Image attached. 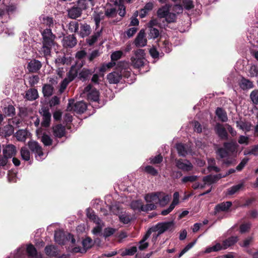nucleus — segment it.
Segmentation results:
<instances>
[{"instance_id": "f257e3e1", "label": "nucleus", "mask_w": 258, "mask_h": 258, "mask_svg": "<svg viewBox=\"0 0 258 258\" xmlns=\"http://www.w3.org/2000/svg\"><path fill=\"white\" fill-rule=\"evenodd\" d=\"M42 36V46L40 48L39 52L45 57H47L50 56L51 50L54 45V40L56 38L51 30L49 28H46L41 32Z\"/></svg>"}, {"instance_id": "f03ea898", "label": "nucleus", "mask_w": 258, "mask_h": 258, "mask_svg": "<svg viewBox=\"0 0 258 258\" xmlns=\"http://www.w3.org/2000/svg\"><path fill=\"white\" fill-rule=\"evenodd\" d=\"M145 61V53L143 49H138L134 52L131 58V65L135 68H140L144 66Z\"/></svg>"}, {"instance_id": "7ed1b4c3", "label": "nucleus", "mask_w": 258, "mask_h": 258, "mask_svg": "<svg viewBox=\"0 0 258 258\" xmlns=\"http://www.w3.org/2000/svg\"><path fill=\"white\" fill-rule=\"evenodd\" d=\"M87 108L86 104L83 101H79L74 103V100H69L67 110L69 111H74L77 113H83Z\"/></svg>"}, {"instance_id": "20e7f679", "label": "nucleus", "mask_w": 258, "mask_h": 258, "mask_svg": "<svg viewBox=\"0 0 258 258\" xmlns=\"http://www.w3.org/2000/svg\"><path fill=\"white\" fill-rule=\"evenodd\" d=\"M173 223L171 222L160 223L148 230L149 233L151 234L153 232H158V235L164 233L165 231L172 229Z\"/></svg>"}, {"instance_id": "39448f33", "label": "nucleus", "mask_w": 258, "mask_h": 258, "mask_svg": "<svg viewBox=\"0 0 258 258\" xmlns=\"http://www.w3.org/2000/svg\"><path fill=\"white\" fill-rule=\"evenodd\" d=\"M83 94L86 95L89 100L97 101L99 100V93L93 88L92 85L89 84L84 89Z\"/></svg>"}, {"instance_id": "423d86ee", "label": "nucleus", "mask_w": 258, "mask_h": 258, "mask_svg": "<svg viewBox=\"0 0 258 258\" xmlns=\"http://www.w3.org/2000/svg\"><path fill=\"white\" fill-rule=\"evenodd\" d=\"M131 207L135 211H148L156 208L154 204H147L144 206L142 202L139 200L133 201L131 203Z\"/></svg>"}, {"instance_id": "0eeeda50", "label": "nucleus", "mask_w": 258, "mask_h": 258, "mask_svg": "<svg viewBox=\"0 0 258 258\" xmlns=\"http://www.w3.org/2000/svg\"><path fill=\"white\" fill-rule=\"evenodd\" d=\"M54 239L55 242L59 244H64L66 241L70 239L73 243L75 242V240L72 234L68 233L66 235L63 231L60 230L55 231Z\"/></svg>"}, {"instance_id": "6e6552de", "label": "nucleus", "mask_w": 258, "mask_h": 258, "mask_svg": "<svg viewBox=\"0 0 258 258\" xmlns=\"http://www.w3.org/2000/svg\"><path fill=\"white\" fill-rule=\"evenodd\" d=\"M122 76L128 77L127 75L125 74V70H122L120 72L115 71L109 73L107 76V79L110 84H117L121 80Z\"/></svg>"}, {"instance_id": "1a4fd4ad", "label": "nucleus", "mask_w": 258, "mask_h": 258, "mask_svg": "<svg viewBox=\"0 0 258 258\" xmlns=\"http://www.w3.org/2000/svg\"><path fill=\"white\" fill-rule=\"evenodd\" d=\"M176 167L183 171L188 172L192 170L193 165L188 160L185 159H179L175 160Z\"/></svg>"}, {"instance_id": "9d476101", "label": "nucleus", "mask_w": 258, "mask_h": 258, "mask_svg": "<svg viewBox=\"0 0 258 258\" xmlns=\"http://www.w3.org/2000/svg\"><path fill=\"white\" fill-rule=\"evenodd\" d=\"M3 152L5 157L11 158L16 154V147L13 144L7 145L4 147Z\"/></svg>"}, {"instance_id": "9b49d317", "label": "nucleus", "mask_w": 258, "mask_h": 258, "mask_svg": "<svg viewBox=\"0 0 258 258\" xmlns=\"http://www.w3.org/2000/svg\"><path fill=\"white\" fill-rule=\"evenodd\" d=\"M160 192H154L147 194L145 197V200L147 204H154L156 207V204H159L160 198Z\"/></svg>"}, {"instance_id": "f8f14e48", "label": "nucleus", "mask_w": 258, "mask_h": 258, "mask_svg": "<svg viewBox=\"0 0 258 258\" xmlns=\"http://www.w3.org/2000/svg\"><path fill=\"white\" fill-rule=\"evenodd\" d=\"M30 135V133L26 129H20L17 131L14 136L19 142H24Z\"/></svg>"}, {"instance_id": "ddd939ff", "label": "nucleus", "mask_w": 258, "mask_h": 258, "mask_svg": "<svg viewBox=\"0 0 258 258\" xmlns=\"http://www.w3.org/2000/svg\"><path fill=\"white\" fill-rule=\"evenodd\" d=\"M145 32L141 30L135 40V44L137 47H144L147 44Z\"/></svg>"}, {"instance_id": "4468645a", "label": "nucleus", "mask_w": 258, "mask_h": 258, "mask_svg": "<svg viewBox=\"0 0 258 258\" xmlns=\"http://www.w3.org/2000/svg\"><path fill=\"white\" fill-rule=\"evenodd\" d=\"M40 113L42 116V121L41 125L44 127H47L49 125L51 119V114L48 109L46 108H42Z\"/></svg>"}, {"instance_id": "2eb2a0df", "label": "nucleus", "mask_w": 258, "mask_h": 258, "mask_svg": "<svg viewBox=\"0 0 258 258\" xmlns=\"http://www.w3.org/2000/svg\"><path fill=\"white\" fill-rule=\"evenodd\" d=\"M62 42L63 46L72 47L77 44V40L74 35H70L64 37Z\"/></svg>"}, {"instance_id": "dca6fc26", "label": "nucleus", "mask_w": 258, "mask_h": 258, "mask_svg": "<svg viewBox=\"0 0 258 258\" xmlns=\"http://www.w3.org/2000/svg\"><path fill=\"white\" fill-rule=\"evenodd\" d=\"M215 131L219 137L222 139L227 140L228 139V134L225 128L222 124L217 123L215 126Z\"/></svg>"}, {"instance_id": "f3484780", "label": "nucleus", "mask_w": 258, "mask_h": 258, "mask_svg": "<svg viewBox=\"0 0 258 258\" xmlns=\"http://www.w3.org/2000/svg\"><path fill=\"white\" fill-rule=\"evenodd\" d=\"M176 149L180 156H185L188 153L191 152L190 147L187 145H184L182 144H178L176 145Z\"/></svg>"}, {"instance_id": "a211bd4d", "label": "nucleus", "mask_w": 258, "mask_h": 258, "mask_svg": "<svg viewBox=\"0 0 258 258\" xmlns=\"http://www.w3.org/2000/svg\"><path fill=\"white\" fill-rule=\"evenodd\" d=\"M53 133L55 137L61 138L65 135V127L61 124H57L53 126Z\"/></svg>"}, {"instance_id": "6ab92c4d", "label": "nucleus", "mask_w": 258, "mask_h": 258, "mask_svg": "<svg viewBox=\"0 0 258 258\" xmlns=\"http://www.w3.org/2000/svg\"><path fill=\"white\" fill-rule=\"evenodd\" d=\"M236 126L245 132H249L252 127V124L250 122L242 120L236 121Z\"/></svg>"}, {"instance_id": "aec40b11", "label": "nucleus", "mask_w": 258, "mask_h": 258, "mask_svg": "<svg viewBox=\"0 0 258 258\" xmlns=\"http://www.w3.org/2000/svg\"><path fill=\"white\" fill-rule=\"evenodd\" d=\"M244 186V181L241 182L238 184L232 186L227 190V194L229 195H233L242 189Z\"/></svg>"}, {"instance_id": "412c9836", "label": "nucleus", "mask_w": 258, "mask_h": 258, "mask_svg": "<svg viewBox=\"0 0 258 258\" xmlns=\"http://www.w3.org/2000/svg\"><path fill=\"white\" fill-rule=\"evenodd\" d=\"M41 62L36 60H31L28 64V69L31 72H36L41 68Z\"/></svg>"}, {"instance_id": "4be33fe9", "label": "nucleus", "mask_w": 258, "mask_h": 258, "mask_svg": "<svg viewBox=\"0 0 258 258\" xmlns=\"http://www.w3.org/2000/svg\"><path fill=\"white\" fill-rule=\"evenodd\" d=\"M231 206L232 203L231 202H223L217 205L215 207V212L217 213L220 211H227Z\"/></svg>"}, {"instance_id": "5701e85b", "label": "nucleus", "mask_w": 258, "mask_h": 258, "mask_svg": "<svg viewBox=\"0 0 258 258\" xmlns=\"http://www.w3.org/2000/svg\"><path fill=\"white\" fill-rule=\"evenodd\" d=\"M81 9L78 7H73L68 10V16L71 19H76L81 16Z\"/></svg>"}, {"instance_id": "b1692460", "label": "nucleus", "mask_w": 258, "mask_h": 258, "mask_svg": "<svg viewBox=\"0 0 258 258\" xmlns=\"http://www.w3.org/2000/svg\"><path fill=\"white\" fill-rule=\"evenodd\" d=\"M222 176L220 175H208L203 178V182L205 184L210 185L221 178Z\"/></svg>"}, {"instance_id": "393cba45", "label": "nucleus", "mask_w": 258, "mask_h": 258, "mask_svg": "<svg viewBox=\"0 0 258 258\" xmlns=\"http://www.w3.org/2000/svg\"><path fill=\"white\" fill-rule=\"evenodd\" d=\"M102 30H98L95 32L91 36L87 39L86 42L89 45L94 44L98 38L100 36Z\"/></svg>"}, {"instance_id": "a878e982", "label": "nucleus", "mask_w": 258, "mask_h": 258, "mask_svg": "<svg viewBox=\"0 0 258 258\" xmlns=\"http://www.w3.org/2000/svg\"><path fill=\"white\" fill-rule=\"evenodd\" d=\"M91 31L90 26L87 24H84L81 25L80 27V35L81 37H84L88 36L90 34Z\"/></svg>"}, {"instance_id": "bb28decb", "label": "nucleus", "mask_w": 258, "mask_h": 258, "mask_svg": "<svg viewBox=\"0 0 258 258\" xmlns=\"http://www.w3.org/2000/svg\"><path fill=\"white\" fill-rule=\"evenodd\" d=\"M224 147L226 148L227 151L229 152L233 153L236 152L238 145L235 141H231L230 143H225L224 144Z\"/></svg>"}, {"instance_id": "cd10ccee", "label": "nucleus", "mask_w": 258, "mask_h": 258, "mask_svg": "<svg viewBox=\"0 0 258 258\" xmlns=\"http://www.w3.org/2000/svg\"><path fill=\"white\" fill-rule=\"evenodd\" d=\"M160 194L159 204L162 207L165 206L170 201L171 196L162 192H160Z\"/></svg>"}, {"instance_id": "c85d7f7f", "label": "nucleus", "mask_w": 258, "mask_h": 258, "mask_svg": "<svg viewBox=\"0 0 258 258\" xmlns=\"http://www.w3.org/2000/svg\"><path fill=\"white\" fill-rule=\"evenodd\" d=\"M150 234L147 231L146 234L144 236L143 239L139 242V248L141 250H143L149 246V244L146 241L150 236Z\"/></svg>"}, {"instance_id": "c756f323", "label": "nucleus", "mask_w": 258, "mask_h": 258, "mask_svg": "<svg viewBox=\"0 0 258 258\" xmlns=\"http://www.w3.org/2000/svg\"><path fill=\"white\" fill-rule=\"evenodd\" d=\"M38 97V92L35 89H31L28 90L26 94V98L29 100H35Z\"/></svg>"}, {"instance_id": "7c9ffc66", "label": "nucleus", "mask_w": 258, "mask_h": 258, "mask_svg": "<svg viewBox=\"0 0 258 258\" xmlns=\"http://www.w3.org/2000/svg\"><path fill=\"white\" fill-rule=\"evenodd\" d=\"M153 8V4L152 3H149L147 4L144 8L141 10L140 13V17L141 18H144L149 13V11H151Z\"/></svg>"}, {"instance_id": "2f4dec72", "label": "nucleus", "mask_w": 258, "mask_h": 258, "mask_svg": "<svg viewBox=\"0 0 258 258\" xmlns=\"http://www.w3.org/2000/svg\"><path fill=\"white\" fill-rule=\"evenodd\" d=\"M238 240L237 236H232L223 242L224 245V248H227L228 247L233 245Z\"/></svg>"}, {"instance_id": "473e14b6", "label": "nucleus", "mask_w": 258, "mask_h": 258, "mask_svg": "<svg viewBox=\"0 0 258 258\" xmlns=\"http://www.w3.org/2000/svg\"><path fill=\"white\" fill-rule=\"evenodd\" d=\"M216 113L218 117L223 122L227 120L228 118L226 112L221 108H218L216 111Z\"/></svg>"}, {"instance_id": "72a5a7b5", "label": "nucleus", "mask_w": 258, "mask_h": 258, "mask_svg": "<svg viewBox=\"0 0 258 258\" xmlns=\"http://www.w3.org/2000/svg\"><path fill=\"white\" fill-rule=\"evenodd\" d=\"M78 69L76 66H73L68 74L67 79L70 81H72L77 76Z\"/></svg>"}, {"instance_id": "f704fd0d", "label": "nucleus", "mask_w": 258, "mask_h": 258, "mask_svg": "<svg viewBox=\"0 0 258 258\" xmlns=\"http://www.w3.org/2000/svg\"><path fill=\"white\" fill-rule=\"evenodd\" d=\"M21 156L22 158L25 161H29L30 159V152L26 147H23L21 149Z\"/></svg>"}, {"instance_id": "c9c22d12", "label": "nucleus", "mask_w": 258, "mask_h": 258, "mask_svg": "<svg viewBox=\"0 0 258 258\" xmlns=\"http://www.w3.org/2000/svg\"><path fill=\"white\" fill-rule=\"evenodd\" d=\"M27 252L28 255L34 258H40L35 248L31 244L27 246Z\"/></svg>"}, {"instance_id": "e433bc0d", "label": "nucleus", "mask_w": 258, "mask_h": 258, "mask_svg": "<svg viewBox=\"0 0 258 258\" xmlns=\"http://www.w3.org/2000/svg\"><path fill=\"white\" fill-rule=\"evenodd\" d=\"M96 224V226L92 230V232L94 234H99L101 231L103 224L100 219H97V220L94 222Z\"/></svg>"}, {"instance_id": "4c0bfd02", "label": "nucleus", "mask_w": 258, "mask_h": 258, "mask_svg": "<svg viewBox=\"0 0 258 258\" xmlns=\"http://www.w3.org/2000/svg\"><path fill=\"white\" fill-rule=\"evenodd\" d=\"M240 86L242 89H248L253 88V85L252 82L246 79H242Z\"/></svg>"}, {"instance_id": "58836bf2", "label": "nucleus", "mask_w": 258, "mask_h": 258, "mask_svg": "<svg viewBox=\"0 0 258 258\" xmlns=\"http://www.w3.org/2000/svg\"><path fill=\"white\" fill-rule=\"evenodd\" d=\"M41 22L46 25V26L50 27L53 25V19L51 17H49L47 16H41L40 18Z\"/></svg>"}, {"instance_id": "ea45409f", "label": "nucleus", "mask_w": 258, "mask_h": 258, "mask_svg": "<svg viewBox=\"0 0 258 258\" xmlns=\"http://www.w3.org/2000/svg\"><path fill=\"white\" fill-rule=\"evenodd\" d=\"M46 253L50 256L56 255L57 253L56 247L53 245L46 246L45 248Z\"/></svg>"}, {"instance_id": "a19ab883", "label": "nucleus", "mask_w": 258, "mask_h": 258, "mask_svg": "<svg viewBox=\"0 0 258 258\" xmlns=\"http://www.w3.org/2000/svg\"><path fill=\"white\" fill-rule=\"evenodd\" d=\"M53 88L50 85H45L43 87L42 91L44 96H50L52 94Z\"/></svg>"}, {"instance_id": "79ce46f5", "label": "nucleus", "mask_w": 258, "mask_h": 258, "mask_svg": "<svg viewBox=\"0 0 258 258\" xmlns=\"http://www.w3.org/2000/svg\"><path fill=\"white\" fill-rule=\"evenodd\" d=\"M3 112L7 116H12L15 114V108L13 105H10L4 108Z\"/></svg>"}, {"instance_id": "37998d69", "label": "nucleus", "mask_w": 258, "mask_h": 258, "mask_svg": "<svg viewBox=\"0 0 258 258\" xmlns=\"http://www.w3.org/2000/svg\"><path fill=\"white\" fill-rule=\"evenodd\" d=\"M28 146L30 149L34 153L37 152L41 148L38 143L34 141L29 142Z\"/></svg>"}, {"instance_id": "c03bdc74", "label": "nucleus", "mask_w": 258, "mask_h": 258, "mask_svg": "<svg viewBox=\"0 0 258 258\" xmlns=\"http://www.w3.org/2000/svg\"><path fill=\"white\" fill-rule=\"evenodd\" d=\"M68 29L70 32L76 33L78 31L79 24L75 21L71 22L69 24Z\"/></svg>"}, {"instance_id": "a18cd8bd", "label": "nucleus", "mask_w": 258, "mask_h": 258, "mask_svg": "<svg viewBox=\"0 0 258 258\" xmlns=\"http://www.w3.org/2000/svg\"><path fill=\"white\" fill-rule=\"evenodd\" d=\"M169 12L168 8L163 7L160 8L157 11V15L160 18H165Z\"/></svg>"}, {"instance_id": "49530a36", "label": "nucleus", "mask_w": 258, "mask_h": 258, "mask_svg": "<svg viewBox=\"0 0 258 258\" xmlns=\"http://www.w3.org/2000/svg\"><path fill=\"white\" fill-rule=\"evenodd\" d=\"M117 14V10L116 8L111 7L107 8L105 14L109 18H112L115 17Z\"/></svg>"}, {"instance_id": "de8ad7c7", "label": "nucleus", "mask_w": 258, "mask_h": 258, "mask_svg": "<svg viewBox=\"0 0 258 258\" xmlns=\"http://www.w3.org/2000/svg\"><path fill=\"white\" fill-rule=\"evenodd\" d=\"M208 169L210 171L214 170L215 171L218 172L220 171V169L217 166H215V162L214 159H208Z\"/></svg>"}, {"instance_id": "09e8293b", "label": "nucleus", "mask_w": 258, "mask_h": 258, "mask_svg": "<svg viewBox=\"0 0 258 258\" xmlns=\"http://www.w3.org/2000/svg\"><path fill=\"white\" fill-rule=\"evenodd\" d=\"M41 142L45 146H50L52 144V140L49 136L43 134L41 137Z\"/></svg>"}, {"instance_id": "8fccbe9b", "label": "nucleus", "mask_w": 258, "mask_h": 258, "mask_svg": "<svg viewBox=\"0 0 258 258\" xmlns=\"http://www.w3.org/2000/svg\"><path fill=\"white\" fill-rule=\"evenodd\" d=\"M198 178V177L196 175L185 176L182 178L181 181L183 183H186L188 182H192L196 181Z\"/></svg>"}, {"instance_id": "3c124183", "label": "nucleus", "mask_w": 258, "mask_h": 258, "mask_svg": "<svg viewBox=\"0 0 258 258\" xmlns=\"http://www.w3.org/2000/svg\"><path fill=\"white\" fill-rule=\"evenodd\" d=\"M250 97L253 103L258 104V90H254L252 91Z\"/></svg>"}, {"instance_id": "603ef678", "label": "nucleus", "mask_w": 258, "mask_h": 258, "mask_svg": "<svg viewBox=\"0 0 258 258\" xmlns=\"http://www.w3.org/2000/svg\"><path fill=\"white\" fill-rule=\"evenodd\" d=\"M116 231V229L108 227L105 228L103 231V236L105 237H107L113 235L115 231Z\"/></svg>"}, {"instance_id": "864d4df0", "label": "nucleus", "mask_w": 258, "mask_h": 258, "mask_svg": "<svg viewBox=\"0 0 258 258\" xmlns=\"http://www.w3.org/2000/svg\"><path fill=\"white\" fill-rule=\"evenodd\" d=\"M119 220L123 223L127 224L131 221L132 218L127 214L124 213L119 216Z\"/></svg>"}, {"instance_id": "5fc2aeb1", "label": "nucleus", "mask_w": 258, "mask_h": 258, "mask_svg": "<svg viewBox=\"0 0 258 258\" xmlns=\"http://www.w3.org/2000/svg\"><path fill=\"white\" fill-rule=\"evenodd\" d=\"M165 18L167 23H173L175 21L176 16L175 14L169 12Z\"/></svg>"}, {"instance_id": "6e6d98bb", "label": "nucleus", "mask_w": 258, "mask_h": 258, "mask_svg": "<svg viewBox=\"0 0 258 258\" xmlns=\"http://www.w3.org/2000/svg\"><path fill=\"white\" fill-rule=\"evenodd\" d=\"M86 214L87 217L94 222L97 220V219H99L95 215L94 212L91 209H87Z\"/></svg>"}, {"instance_id": "4d7b16f0", "label": "nucleus", "mask_w": 258, "mask_h": 258, "mask_svg": "<svg viewBox=\"0 0 258 258\" xmlns=\"http://www.w3.org/2000/svg\"><path fill=\"white\" fill-rule=\"evenodd\" d=\"M35 157L38 161H41L46 157L45 154L42 152V148L35 152Z\"/></svg>"}, {"instance_id": "13d9d810", "label": "nucleus", "mask_w": 258, "mask_h": 258, "mask_svg": "<svg viewBox=\"0 0 258 258\" xmlns=\"http://www.w3.org/2000/svg\"><path fill=\"white\" fill-rule=\"evenodd\" d=\"M3 130L5 132V136H10L14 133V128L11 125L5 126Z\"/></svg>"}, {"instance_id": "bf43d9fd", "label": "nucleus", "mask_w": 258, "mask_h": 258, "mask_svg": "<svg viewBox=\"0 0 258 258\" xmlns=\"http://www.w3.org/2000/svg\"><path fill=\"white\" fill-rule=\"evenodd\" d=\"M179 195L178 192H175L174 193L173 196V201L170 204L173 207L175 208V206L179 203Z\"/></svg>"}, {"instance_id": "052dcab7", "label": "nucleus", "mask_w": 258, "mask_h": 258, "mask_svg": "<svg viewBox=\"0 0 258 258\" xmlns=\"http://www.w3.org/2000/svg\"><path fill=\"white\" fill-rule=\"evenodd\" d=\"M137 251V248L136 246H132L128 249H126L124 252H123L122 255H134Z\"/></svg>"}, {"instance_id": "680f3d73", "label": "nucleus", "mask_w": 258, "mask_h": 258, "mask_svg": "<svg viewBox=\"0 0 258 258\" xmlns=\"http://www.w3.org/2000/svg\"><path fill=\"white\" fill-rule=\"evenodd\" d=\"M150 33L149 36L151 38H156L158 37L159 35V30L155 28H150Z\"/></svg>"}, {"instance_id": "e2e57ef3", "label": "nucleus", "mask_w": 258, "mask_h": 258, "mask_svg": "<svg viewBox=\"0 0 258 258\" xmlns=\"http://www.w3.org/2000/svg\"><path fill=\"white\" fill-rule=\"evenodd\" d=\"M182 5L187 10L191 9L194 7L193 2L191 0H182Z\"/></svg>"}, {"instance_id": "0e129e2a", "label": "nucleus", "mask_w": 258, "mask_h": 258, "mask_svg": "<svg viewBox=\"0 0 258 258\" xmlns=\"http://www.w3.org/2000/svg\"><path fill=\"white\" fill-rule=\"evenodd\" d=\"M122 55V52L121 51H116L113 52L111 55L112 60H117L121 58Z\"/></svg>"}, {"instance_id": "69168bd1", "label": "nucleus", "mask_w": 258, "mask_h": 258, "mask_svg": "<svg viewBox=\"0 0 258 258\" xmlns=\"http://www.w3.org/2000/svg\"><path fill=\"white\" fill-rule=\"evenodd\" d=\"M218 155L221 158H225L228 156V151L226 148H220L217 151Z\"/></svg>"}, {"instance_id": "338daca9", "label": "nucleus", "mask_w": 258, "mask_h": 258, "mask_svg": "<svg viewBox=\"0 0 258 258\" xmlns=\"http://www.w3.org/2000/svg\"><path fill=\"white\" fill-rule=\"evenodd\" d=\"M238 142L240 144H245L247 145L249 143V138L246 136L241 135L239 137Z\"/></svg>"}, {"instance_id": "774afa93", "label": "nucleus", "mask_w": 258, "mask_h": 258, "mask_svg": "<svg viewBox=\"0 0 258 258\" xmlns=\"http://www.w3.org/2000/svg\"><path fill=\"white\" fill-rule=\"evenodd\" d=\"M145 170L147 173L151 174L152 175H156L158 173L157 170L151 166H146L145 168Z\"/></svg>"}]
</instances>
